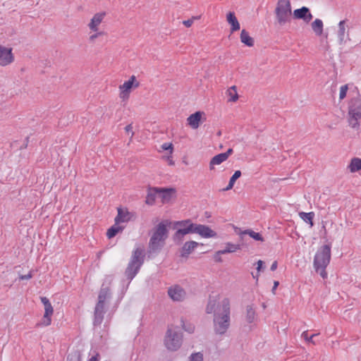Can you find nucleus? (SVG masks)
Wrapping results in <instances>:
<instances>
[{
  "instance_id": "obj_50",
  "label": "nucleus",
  "mask_w": 361,
  "mask_h": 361,
  "mask_svg": "<svg viewBox=\"0 0 361 361\" xmlns=\"http://www.w3.org/2000/svg\"><path fill=\"white\" fill-rule=\"evenodd\" d=\"M99 355L97 354L96 355L92 356L89 361H99Z\"/></svg>"
},
{
  "instance_id": "obj_40",
  "label": "nucleus",
  "mask_w": 361,
  "mask_h": 361,
  "mask_svg": "<svg viewBox=\"0 0 361 361\" xmlns=\"http://www.w3.org/2000/svg\"><path fill=\"white\" fill-rule=\"evenodd\" d=\"M200 18V16H193L192 17V18L190 19H188V20H184L183 22V24L187 27H190L192 26V25L194 23V20H198Z\"/></svg>"
},
{
  "instance_id": "obj_24",
  "label": "nucleus",
  "mask_w": 361,
  "mask_h": 361,
  "mask_svg": "<svg viewBox=\"0 0 361 361\" xmlns=\"http://www.w3.org/2000/svg\"><path fill=\"white\" fill-rule=\"evenodd\" d=\"M348 169H349L351 173H355L361 170V159L358 157L351 159L348 166Z\"/></svg>"
},
{
  "instance_id": "obj_12",
  "label": "nucleus",
  "mask_w": 361,
  "mask_h": 361,
  "mask_svg": "<svg viewBox=\"0 0 361 361\" xmlns=\"http://www.w3.org/2000/svg\"><path fill=\"white\" fill-rule=\"evenodd\" d=\"M14 55L13 49L10 47H6L0 45V66H6L10 65L14 61Z\"/></svg>"
},
{
  "instance_id": "obj_46",
  "label": "nucleus",
  "mask_w": 361,
  "mask_h": 361,
  "mask_svg": "<svg viewBox=\"0 0 361 361\" xmlns=\"http://www.w3.org/2000/svg\"><path fill=\"white\" fill-rule=\"evenodd\" d=\"M183 328L185 329V331L192 333L194 331L195 327L192 325H189L188 327L185 326L184 324H183Z\"/></svg>"
},
{
  "instance_id": "obj_16",
  "label": "nucleus",
  "mask_w": 361,
  "mask_h": 361,
  "mask_svg": "<svg viewBox=\"0 0 361 361\" xmlns=\"http://www.w3.org/2000/svg\"><path fill=\"white\" fill-rule=\"evenodd\" d=\"M293 16L295 18L302 19L306 23H309L313 18L310 9L305 6L295 9Z\"/></svg>"
},
{
  "instance_id": "obj_41",
  "label": "nucleus",
  "mask_w": 361,
  "mask_h": 361,
  "mask_svg": "<svg viewBox=\"0 0 361 361\" xmlns=\"http://www.w3.org/2000/svg\"><path fill=\"white\" fill-rule=\"evenodd\" d=\"M161 148L164 150H169L171 154L173 151V145L169 142H165L161 145Z\"/></svg>"
},
{
  "instance_id": "obj_23",
  "label": "nucleus",
  "mask_w": 361,
  "mask_h": 361,
  "mask_svg": "<svg viewBox=\"0 0 361 361\" xmlns=\"http://www.w3.org/2000/svg\"><path fill=\"white\" fill-rule=\"evenodd\" d=\"M111 293L109 286H106L104 283L102 286V288L100 289L99 296H98V301L102 302L105 303V300L110 298Z\"/></svg>"
},
{
  "instance_id": "obj_51",
  "label": "nucleus",
  "mask_w": 361,
  "mask_h": 361,
  "mask_svg": "<svg viewBox=\"0 0 361 361\" xmlns=\"http://www.w3.org/2000/svg\"><path fill=\"white\" fill-rule=\"evenodd\" d=\"M279 283V281H274V287L272 288V292L274 293L275 290L276 289V288L278 287Z\"/></svg>"
},
{
  "instance_id": "obj_19",
  "label": "nucleus",
  "mask_w": 361,
  "mask_h": 361,
  "mask_svg": "<svg viewBox=\"0 0 361 361\" xmlns=\"http://www.w3.org/2000/svg\"><path fill=\"white\" fill-rule=\"evenodd\" d=\"M104 302L98 301L94 308V325L101 324L104 319Z\"/></svg>"
},
{
  "instance_id": "obj_38",
  "label": "nucleus",
  "mask_w": 361,
  "mask_h": 361,
  "mask_svg": "<svg viewBox=\"0 0 361 361\" xmlns=\"http://www.w3.org/2000/svg\"><path fill=\"white\" fill-rule=\"evenodd\" d=\"M94 32V34L90 35V37H89V41H90V42H92V43L94 42L95 39L97 37L104 35V32H103V31L98 30V31Z\"/></svg>"
},
{
  "instance_id": "obj_2",
  "label": "nucleus",
  "mask_w": 361,
  "mask_h": 361,
  "mask_svg": "<svg viewBox=\"0 0 361 361\" xmlns=\"http://www.w3.org/2000/svg\"><path fill=\"white\" fill-rule=\"evenodd\" d=\"M330 259L331 246L329 245H324L319 247L314 255L313 262L314 267L315 271L319 273L323 279L327 277L326 268L329 265Z\"/></svg>"
},
{
  "instance_id": "obj_6",
  "label": "nucleus",
  "mask_w": 361,
  "mask_h": 361,
  "mask_svg": "<svg viewBox=\"0 0 361 361\" xmlns=\"http://www.w3.org/2000/svg\"><path fill=\"white\" fill-rule=\"evenodd\" d=\"M182 343V333L177 328H168L164 338L166 348L170 351H176L180 348Z\"/></svg>"
},
{
  "instance_id": "obj_10",
  "label": "nucleus",
  "mask_w": 361,
  "mask_h": 361,
  "mask_svg": "<svg viewBox=\"0 0 361 361\" xmlns=\"http://www.w3.org/2000/svg\"><path fill=\"white\" fill-rule=\"evenodd\" d=\"M186 226L185 228H178L175 232L173 239L176 244H180L183 241L184 235L189 233H195L196 224L191 222Z\"/></svg>"
},
{
  "instance_id": "obj_28",
  "label": "nucleus",
  "mask_w": 361,
  "mask_h": 361,
  "mask_svg": "<svg viewBox=\"0 0 361 361\" xmlns=\"http://www.w3.org/2000/svg\"><path fill=\"white\" fill-rule=\"evenodd\" d=\"M245 235H248L249 236H250L252 238H253L255 240L262 241V242L264 241V238L262 236V235L259 233L255 232L252 230H250V229L245 230L244 231L240 232V236L242 239H243V236Z\"/></svg>"
},
{
  "instance_id": "obj_53",
  "label": "nucleus",
  "mask_w": 361,
  "mask_h": 361,
  "mask_svg": "<svg viewBox=\"0 0 361 361\" xmlns=\"http://www.w3.org/2000/svg\"><path fill=\"white\" fill-rule=\"evenodd\" d=\"M68 361H80V360H79V359H75V360H73L72 358L69 359V357H68Z\"/></svg>"
},
{
  "instance_id": "obj_14",
  "label": "nucleus",
  "mask_w": 361,
  "mask_h": 361,
  "mask_svg": "<svg viewBox=\"0 0 361 361\" xmlns=\"http://www.w3.org/2000/svg\"><path fill=\"white\" fill-rule=\"evenodd\" d=\"M106 16L105 12H99L95 13L91 18L87 26L91 31L97 32L99 30V26L102 23L104 17Z\"/></svg>"
},
{
  "instance_id": "obj_27",
  "label": "nucleus",
  "mask_w": 361,
  "mask_h": 361,
  "mask_svg": "<svg viewBox=\"0 0 361 361\" xmlns=\"http://www.w3.org/2000/svg\"><path fill=\"white\" fill-rule=\"evenodd\" d=\"M174 190L172 188L167 189H159V196L161 198L163 202H166L170 200L171 194L174 192Z\"/></svg>"
},
{
  "instance_id": "obj_5",
  "label": "nucleus",
  "mask_w": 361,
  "mask_h": 361,
  "mask_svg": "<svg viewBox=\"0 0 361 361\" xmlns=\"http://www.w3.org/2000/svg\"><path fill=\"white\" fill-rule=\"evenodd\" d=\"M276 19L280 26L291 20L292 9L290 0H278L275 8Z\"/></svg>"
},
{
  "instance_id": "obj_3",
  "label": "nucleus",
  "mask_w": 361,
  "mask_h": 361,
  "mask_svg": "<svg viewBox=\"0 0 361 361\" xmlns=\"http://www.w3.org/2000/svg\"><path fill=\"white\" fill-rule=\"evenodd\" d=\"M144 250L142 248L137 247L133 251L130 260L125 271V275L129 282H130L138 273L144 262Z\"/></svg>"
},
{
  "instance_id": "obj_52",
  "label": "nucleus",
  "mask_w": 361,
  "mask_h": 361,
  "mask_svg": "<svg viewBox=\"0 0 361 361\" xmlns=\"http://www.w3.org/2000/svg\"><path fill=\"white\" fill-rule=\"evenodd\" d=\"M215 258L216 262H221L222 261L221 257H219V255H217L216 254L215 255Z\"/></svg>"
},
{
  "instance_id": "obj_29",
  "label": "nucleus",
  "mask_w": 361,
  "mask_h": 361,
  "mask_svg": "<svg viewBox=\"0 0 361 361\" xmlns=\"http://www.w3.org/2000/svg\"><path fill=\"white\" fill-rule=\"evenodd\" d=\"M158 192H159L158 188H153L149 191V192L146 197V200H145V202L147 204H149V205L154 204L157 195H159Z\"/></svg>"
},
{
  "instance_id": "obj_11",
  "label": "nucleus",
  "mask_w": 361,
  "mask_h": 361,
  "mask_svg": "<svg viewBox=\"0 0 361 361\" xmlns=\"http://www.w3.org/2000/svg\"><path fill=\"white\" fill-rule=\"evenodd\" d=\"M168 295L170 298L176 302H181L186 298L185 289L179 285H173L169 288Z\"/></svg>"
},
{
  "instance_id": "obj_7",
  "label": "nucleus",
  "mask_w": 361,
  "mask_h": 361,
  "mask_svg": "<svg viewBox=\"0 0 361 361\" xmlns=\"http://www.w3.org/2000/svg\"><path fill=\"white\" fill-rule=\"evenodd\" d=\"M349 125L355 128L359 126L358 119H361V101L353 99L348 107Z\"/></svg>"
},
{
  "instance_id": "obj_8",
  "label": "nucleus",
  "mask_w": 361,
  "mask_h": 361,
  "mask_svg": "<svg viewBox=\"0 0 361 361\" xmlns=\"http://www.w3.org/2000/svg\"><path fill=\"white\" fill-rule=\"evenodd\" d=\"M140 86L139 82L137 81L136 77L132 75L130 79L125 81L124 83L119 86L120 98L123 100L128 99L133 87L137 88Z\"/></svg>"
},
{
  "instance_id": "obj_22",
  "label": "nucleus",
  "mask_w": 361,
  "mask_h": 361,
  "mask_svg": "<svg viewBox=\"0 0 361 361\" xmlns=\"http://www.w3.org/2000/svg\"><path fill=\"white\" fill-rule=\"evenodd\" d=\"M240 250V245L233 244L231 243H227L226 244L225 249L217 251L216 255H225V254L236 252L237 250Z\"/></svg>"
},
{
  "instance_id": "obj_37",
  "label": "nucleus",
  "mask_w": 361,
  "mask_h": 361,
  "mask_svg": "<svg viewBox=\"0 0 361 361\" xmlns=\"http://www.w3.org/2000/svg\"><path fill=\"white\" fill-rule=\"evenodd\" d=\"M348 90V85H344L341 87L340 93H339V99L340 100H343L346 97Z\"/></svg>"
},
{
  "instance_id": "obj_49",
  "label": "nucleus",
  "mask_w": 361,
  "mask_h": 361,
  "mask_svg": "<svg viewBox=\"0 0 361 361\" xmlns=\"http://www.w3.org/2000/svg\"><path fill=\"white\" fill-rule=\"evenodd\" d=\"M277 266H278L277 262L274 261L270 267L271 271H275L277 269Z\"/></svg>"
},
{
  "instance_id": "obj_36",
  "label": "nucleus",
  "mask_w": 361,
  "mask_h": 361,
  "mask_svg": "<svg viewBox=\"0 0 361 361\" xmlns=\"http://www.w3.org/2000/svg\"><path fill=\"white\" fill-rule=\"evenodd\" d=\"M192 221L190 219H186L183 221H176L174 225L176 228H185L187 227L186 225H188L190 223H191Z\"/></svg>"
},
{
  "instance_id": "obj_45",
  "label": "nucleus",
  "mask_w": 361,
  "mask_h": 361,
  "mask_svg": "<svg viewBox=\"0 0 361 361\" xmlns=\"http://www.w3.org/2000/svg\"><path fill=\"white\" fill-rule=\"evenodd\" d=\"M125 130L126 133H131V137L134 135V133L133 132V126L132 124H129L126 126Z\"/></svg>"
},
{
  "instance_id": "obj_42",
  "label": "nucleus",
  "mask_w": 361,
  "mask_h": 361,
  "mask_svg": "<svg viewBox=\"0 0 361 361\" xmlns=\"http://www.w3.org/2000/svg\"><path fill=\"white\" fill-rule=\"evenodd\" d=\"M241 176V172L240 171H235V173L233 174L231 178H230V180L235 183V180Z\"/></svg>"
},
{
  "instance_id": "obj_43",
  "label": "nucleus",
  "mask_w": 361,
  "mask_h": 361,
  "mask_svg": "<svg viewBox=\"0 0 361 361\" xmlns=\"http://www.w3.org/2000/svg\"><path fill=\"white\" fill-rule=\"evenodd\" d=\"M19 278L20 280H29L32 278V271H30L27 274L25 275H20Z\"/></svg>"
},
{
  "instance_id": "obj_17",
  "label": "nucleus",
  "mask_w": 361,
  "mask_h": 361,
  "mask_svg": "<svg viewBox=\"0 0 361 361\" xmlns=\"http://www.w3.org/2000/svg\"><path fill=\"white\" fill-rule=\"evenodd\" d=\"M195 233L199 234L202 238H214L216 236V233L209 226L197 224L195 226Z\"/></svg>"
},
{
  "instance_id": "obj_33",
  "label": "nucleus",
  "mask_w": 361,
  "mask_h": 361,
  "mask_svg": "<svg viewBox=\"0 0 361 361\" xmlns=\"http://www.w3.org/2000/svg\"><path fill=\"white\" fill-rule=\"evenodd\" d=\"M227 95L229 97L228 102H235L238 99V94L235 86H232L226 91Z\"/></svg>"
},
{
  "instance_id": "obj_20",
  "label": "nucleus",
  "mask_w": 361,
  "mask_h": 361,
  "mask_svg": "<svg viewBox=\"0 0 361 361\" xmlns=\"http://www.w3.org/2000/svg\"><path fill=\"white\" fill-rule=\"evenodd\" d=\"M133 216V214L129 212L128 209L118 208V214L115 218V222L116 224L121 222H128L132 219Z\"/></svg>"
},
{
  "instance_id": "obj_55",
  "label": "nucleus",
  "mask_w": 361,
  "mask_h": 361,
  "mask_svg": "<svg viewBox=\"0 0 361 361\" xmlns=\"http://www.w3.org/2000/svg\"><path fill=\"white\" fill-rule=\"evenodd\" d=\"M170 164H173V162L172 161H170Z\"/></svg>"
},
{
  "instance_id": "obj_35",
  "label": "nucleus",
  "mask_w": 361,
  "mask_h": 361,
  "mask_svg": "<svg viewBox=\"0 0 361 361\" xmlns=\"http://www.w3.org/2000/svg\"><path fill=\"white\" fill-rule=\"evenodd\" d=\"M317 335H319V334H312V336H308L307 331H305L302 332V338H304L307 342H308V343H312V344L315 345V344H316V342H315V341H314V339H313V338H314L316 336H317Z\"/></svg>"
},
{
  "instance_id": "obj_31",
  "label": "nucleus",
  "mask_w": 361,
  "mask_h": 361,
  "mask_svg": "<svg viewBox=\"0 0 361 361\" xmlns=\"http://www.w3.org/2000/svg\"><path fill=\"white\" fill-rule=\"evenodd\" d=\"M312 29L315 32L317 35H321L323 32V22L320 19H315L312 23Z\"/></svg>"
},
{
  "instance_id": "obj_48",
  "label": "nucleus",
  "mask_w": 361,
  "mask_h": 361,
  "mask_svg": "<svg viewBox=\"0 0 361 361\" xmlns=\"http://www.w3.org/2000/svg\"><path fill=\"white\" fill-rule=\"evenodd\" d=\"M234 183H235L232 182L231 180H229V183H228L227 187L224 189V190H228L232 189L234 185Z\"/></svg>"
},
{
  "instance_id": "obj_13",
  "label": "nucleus",
  "mask_w": 361,
  "mask_h": 361,
  "mask_svg": "<svg viewBox=\"0 0 361 361\" xmlns=\"http://www.w3.org/2000/svg\"><path fill=\"white\" fill-rule=\"evenodd\" d=\"M346 23L347 20H342L338 24V30L336 35L338 42L341 45L345 44L347 39H350L348 27L346 25Z\"/></svg>"
},
{
  "instance_id": "obj_47",
  "label": "nucleus",
  "mask_w": 361,
  "mask_h": 361,
  "mask_svg": "<svg viewBox=\"0 0 361 361\" xmlns=\"http://www.w3.org/2000/svg\"><path fill=\"white\" fill-rule=\"evenodd\" d=\"M233 152L232 148H229L226 152H224L223 154L226 156V159H227L230 155H231Z\"/></svg>"
},
{
  "instance_id": "obj_44",
  "label": "nucleus",
  "mask_w": 361,
  "mask_h": 361,
  "mask_svg": "<svg viewBox=\"0 0 361 361\" xmlns=\"http://www.w3.org/2000/svg\"><path fill=\"white\" fill-rule=\"evenodd\" d=\"M257 270L258 272L262 271L264 269V262L262 260H258L257 262Z\"/></svg>"
},
{
  "instance_id": "obj_1",
  "label": "nucleus",
  "mask_w": 361,
  "mask_h": 361,
  "mask_svg": "<svg viewBox=\"0 0 361 361\" xmlns=\"http://www.w3.org/2000/svg\"><path fill=\"white\" fill-rule=\"evenodd\" d=\"M207 314L214 313V331L216 334L224 335L231 324V302L224 298L218 305L216 300L209 299L206 307Z\"/></svg>"
},
{
  "instance_id": "obj_30",
  "label": "nucleus",
  "mask_w": 361,
  "mask_h": 361,
  "mask_svg": "<svg viewBox=\"0 0 361 361\" xmlns=\"http://www.w3.org/2000/svg\"><path fill=\"white\" fill-rule=\"evenodd\" d=\"M299 216L307 224H309L310 225V227H312L314 224H313V219L314 217V213L311 212H308V213H306V212H299Z\"/></svg>"
},
{
  "instance_id": "obj_34",
  "label": "nucleus",
  "mask_w": 361,
  "mask_h": 361,
  "mask_svg": "<svg viewBox=\"0 0 361 361\" xmlns=\"http://www.w3.org/2000/svg\"><path fill=\"white\" fill-rule=\"evenodd\" d=\"M122 227L117 226L116 224L108 229L106 235L109 238H114L118 233L122 231Z\"/></svg>"
},
{
  "instance_id": "obj_32",
  "label": "nucleus",
  "mask_w": 361,
  "mask_h": 361,
  "mask_svg": "<svg viewBox=\"0 0 361 361\" xmlns=\"http://www.w3.org/2000/svg\"><path fill=\"white\" fill-rule=\"evenodd\" d=\"M226 160H227V159H226V156H224L223 154V153H220V154H219L217 155H215L210 160V162H209L210 169H212L214 166L219 165L221 163H223L224 161H225Z\"/></svg>"
},
{
  "instance_id": "obj_39",
  "label": "nucleus",
  "mask_w": 361,
  "mask_h": 361,
  "mask_svg": "<svg viewBox=\"0 0 361 361\" xmlns=\"http://www.w3.org/2000/svg\"><path fill=\"white\" fill-rule=\"evenodd\" d=\"M190 361H203V355L201 353H193L190 357Z\"/></svg>"
},
{
  "instance_id": "obj_54",
  "label": "nucleus",
  "mask_w": 361,
  "mask_h": 361,
  "mask_svg": "<svg viewBox=\"0 0 361 361\" xmlns=\"http://www.w3.org/2000/svg\"><path fill=\"white\" fill-rule=\"evenodd\" d=\"M259 274H257L256 276L253 275V278H255L257 280L258 279Z\"/></svg>"
},
{
  "instance_id": "obj_18",
  "label": "nucleus",
  "mask_w": 361,
  "mask_h": 361,
  "mask_svg": "<svg viewBox=\"0 0 361 361\" xmlns=\"http://www.w3.org/2000/svg\"><path fill=\"white\" fill-rule=\"evenodd\" d=\"M204 115L202 111H196L195 113L189 116L187 118L188 125L192 129H197L201 124L202 117Z\"/></svg>"
},
{
  "instance_id": "obj_15",
  "label": "nucleus",
  "mask_w": 361,
  "mask_h": 361,
  "mask_svg": "<svg viewBox=\"0 0 361 361\" xmlns=\"http://www.w3.org/2000/svg\"><path fill=\"white\" fill-rule=\"evenodd\" d=\"M200 243L190 240L185 242L180 250V256L184 258H188V256L199 246ZM201 245L203 244L201 243Z\"/></svg>"
},
{
  "instance_id": "obj_26",
  "label": "nucleus",
  "mask_w": 361,
  "mask_h": 361,
  "mask_svg": "<svg viewBox=\"0 0 361 361\" xmlns=\"http://www.w3.org/2000/svg\"><path fill=\"white\" fill-rule=\"evenodd\" d=\"M240 41L247 47H252L254 45V39L249 35L248 32L243 30L240 33Z\"/></svg>"
},
{
  "instance_id": "obj_21",
  "label": "nucleus",
  "mask_w": 361,
  "mask_h": 361,
  "mask_svg": "<svg viewBox=\"0 0 361 361\" xmlns=\"http://www.w3.org/2000/svg\"><path fill=\"white\" fill-rule=\"evenodd\" d=\"M226 20L231 25V32L233 33L240 30V23L233 12H228L226 15Z\"/></svg>"
},
{
  "instance_id": "obj_4",
  "label": "nucleus",
  "mask_w": 361,
  "mask_h": 361,
  "mask_svg": "<svg viewBox=\"0 0 361 361\" xmlns=\"http://www.w3.org/2000/svg\"><path fill=\"white\" fill-rule=\"evenodd\" d=\"M168 237V230L166 226L163 223H159L155 228L149 243L150 252H156L161 250L164 246L165 240Z\"/></svg>"
},
{
  "instance_id": "obj_9",
  "label": "nucleus",
  "mask_w": 361,
  "mask_h": 361,
  "mask_svg": "<svg viewBox=\"0 0 361 361\" xmlns=\"http://www.w3.org/2000/svg\"><path fill=\"white\" fill-rule=\"evenodd\" d=\"M40 300L44 307V314L41 322L38 325L47 326L51 323V316L54 313V309L49 300L47 297H41Z\"/></svg>"
},
{
  "instance_id": "obj_25",
  "label": "nucleus",
  "mask_w": 361,
  "mask_h": 361,
  "mask_svg": "<svg viewBox=\"0 0 361 361\" xmlns=\"http://www.w3.org/2000/svg\"><path fill=\"white\" fill-rule=\"evenodd\" d=\"M245 319L249 324L253 323L256 319V312L252 305L246 307Z\"/></svg>"
}]
</instances>
